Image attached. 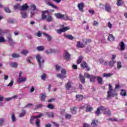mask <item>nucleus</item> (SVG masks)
<instances>
[{
    "mask_svg": "<svg viewBox=\"0 0 127 127\" xmlns=\"http://www.w3.org/2000/svg\"><path fill=\"white\" fill-rule=\"evenodd\" d=\"M45 13L47 14H49V10H46L44 11H42V19H46L47 22H51L53 21V17L51 15H46Z\"/></svg>",
    "mask_w": 127,
    "mask_h": 127,
    "instance_id": "nucleus-1",
    "label": "nucleus"
},
{
    "mask_svg": "<svg viewBox=\"0 0 127 127\" xmlns=\"http://www.w3.org/2000/svg\"><path fill=\"white\" fill-rule=\"evenodd\" d=\"M118 96V93L116 90L113 89V86L111 84H109V90L107 92V99H111L112 97H116Z\"/></svg>",
    "mask_w": 127,
    "mask_h": 127,
    "instance_id": "nucleus-2",
    "label": "nucleus"
},
{
    "mask_svg": "<svg viewBox=\"0 0 127 127\" xmlns=\"http://www.w3.org/2000/svg\"><path fill=\"white\" fill-rule=\"evenodd\" d=\"M36 59L38 62V64L39 65V67L40 69H43V65L45 63V60H42V57L40 54L36 55ZM42 60V61H41Z\"/></svg>",
    "mask_w": 127,
    "mask_h": 127,
    "instance_id": "nucleus-3",
    "label": "nucleus"
},
{
    "mask_svg": "<svg viewBox=\"0 0 127 127\" xmlns=\"http://www.w3.org/2000/svg\"><path fill=\"white\" fill-rule=\"evenodd\" d=\"M29 123L32 125H36L37 127H40V120L37 119L35 116L30 117Z\"/></svg>",
    "mask_w": 127,
    "mask_h": 127,
    "instance_id": "nucleus-4",
    "label": "nucleus"
},
{
    "mask_svg": "<svg viewBox=\"0 0 127 127\" xmlns=\"http://www.w3.org/2000/svg\"><path fill=\"white\" fill-rule=\"evenodd\" d=\"M98 108L101 112H103L104 115H106V116H107L108 117H110V116H111V111H110L109 108L105 106H100Z\"/></svg>",
    "mask_w": 127,
    "mask_h": 127,
    "instance_id": "nucleus-5",
    "label": "nucleus"
},
{
    "mask_svg": "<svg viewBox=\"0 0 127 127\" xmlns=\"http://www.w3.org/2000/svg\"><path fill=\"white\" fill-rule=\"evenodd\" d=\"M84 76H86V77L88 78V79H90V81L91 82V83H95V82H96L95 80L96 79H97V76L91 75L87 72L84 73Z\"/></svg>",
    "mask_w": 127,
    "mask_h": 127,
    "instance_id": "nucleus-6",
    "label": "nucleus"
},
{
    "mask_svg": "<svg viewBox=\"0 0 127 127\" xmlns=\"http://www.w3.org/2000/svg\"><path fill=\"white\" fill-rule=\"evenodd\" d=\"M7 39V42L8 43L9 46H11V47H13L14 46V44H15V42H14L13 40L12 39V37H11V35H8Z\"/></svg>",
    "mask_w": 127,
    "mask_h": 127,
    "instance_id": "nucleus-7",
    "label": "nucleus"
},
{
    "mask_svg": "<svg viewBox=\"0 0 127 127\" xmlns=\"http://www.w3.org/2000/svg\"><path fill=\"white\" fill-rule=\"evenodd\" d=\"M64 58L66 61L71 60V55L67 51H65L64 53Z\"/></svg>",
    "mask_w": 127,
    "mask_h": 127,
    "instance_id": "nucleus-8",
    "label": "nucleus"
},
{
    "mask_svg": "<svg viewBox=\"0 0 127 127\" xmlns=\"http://www.w3.org/2000/svg\"><path fill=\"white\" fill-rule=\"evenodd\" d=\"M54 15L58 19H65V15L62 14L61 13H55Z\"/></svg>",
    "mask_w": 127,
    "mask_h": 127,
    "instance_id": "nucleus-9",
    "label": "nucleus"
},
{
    "mask_svg": "<svg viewBox=\"0 0 127 127\" xmlns=\"http://www.w3.org/2000/svg\"><path fill=\"white\" fill-rule=\"evenodd\" d=\"M84 5H85V4L83 2L79 3L77 5L79 10L81 12H84Z\"/></svg>",
    "mask_w": 127,
    "mask_h": 127,
    "instance_id": "nucleus-10",
    "label": "nucleus"
},
{
    "mask_svg": "<svg viewBox=\"0 0 127 127\" xmlns=\"http://www.w3.org/2000/svg\"><path fill=\"white\" fill-rule=\"evenodd\" d=\"M81 67H83V68H86L87 71H90L91 70V68L88 66V64H87L85 62L81 63Z\"/></svg>",
    "mask_w": 127,
    "mask_h": 127,
    "instance_id": "nucleus-11",
    "label": "nucleus"
},
{
    "mask_svg": "<svg viewBox=\"0 0 127 127\" xmlns=\"http://www.w3.org/2000/svg\"><path fill=\"white\" fill-rule=\"evenodd\" d=\"M46 4L47 5H49V6H52V7H53V8H55V9H59V7L56 5H55V4L50 2V1H47L46 2Z\"/></svg>",
    "mask_w": 127,
    "mask_h": 127,
    "instance_id": "nucleus-12",
    "label": "nucleus"
},
{
    "mask_svg": "<svg viewBox=\"0 0 127 127\" xmlns=\"http://www.w3.org/2000/svg\"><path fill=\"white\" fill-rule=\"evenodd\" d=\"M85 107L86 108L85 111L86 113H89V112H91V111H93V108H92V106L88 104H85Z\"/></svg>",
    "mask_w": 127,
    "mask_h": 127,
    "instance_id": "nucleus-13",
    "label": "nucleus"
},
{
    "mask_svg": "<svg viewBox=\"0 0 127 127\" xmlns=\"http://www.w3.org/2000/svg\"><path fill=\"white\" fill-rule=\"evenodd\" d=\"M119 45L120 46V49L121 51H124L126 49V45L124 41H122L119 43Z\"/></svg>",
    "mask_w": 127,
    "mask_h": 127,
    "instance_id": "nucleus-14",
    "label": "nucleus"
},
{
    "mask_svg": "<svg viewBox=\"0 0 127 127\" xmlns=\"http://www.w3.org/2000/svg\"><path fill=\"white\" fill-rule=\"evenodd\" d=\"M26 80L27 79L26 77H20L18 79H17V81L18 83H24V82H26Z\"/></svg>",
    "mask_w": 127,
    "mask_h": 127,
    "instance_id": "nucleus-15",
    "label": "nucleus"
},
{
    "mask_svg": "<svg viewBox=\"0 0 127 127\" xmlns=\"http://www.w3.org/2000/svg\"><path fill=\"white\" fill-rule=\"evenodd\" d=\"M79 79L80 80L82 84H85L86 82V80L85 79V77L83 76L81 73L79 74L78 76Z\"/></svg>",
    "mask_w": 127,
    "mask_h": 127,
    "instance_id": "nucleus-16",
    "label": "nucleus"
},
{
    "mask_svg": "<svg viewBox=\"0 0 127 127\" xmlns=\"http://www.w3.org/2000/svg\"><path fill=\"white\" fill-rule=\"evenodd\" d=\"M29 6L27 5V4L25 3V4L21 6V9L20 10H21L22 11H24V10H27L28 9Z\"/></svg>",
    "mask_w": 127,
    "mask_h": 127,
    "instance_id": "nucleus-17",
    "label": "nucleus"
},
{
    "mask_svg": "<svg viewBox=\"0 0 127 127\" xmlns=\"http://www.w3.org/2000/svg\"><path fill=\"white\" fill-rule=\"evenodd\" d=\"M97 82L99 85H103V79L101 76H96Z\"/></svg>",
    "mask_w": 127,
    "mask_h": 127,
    "instance_id": "nucleus-18",
    "label": "nucleus"
},
{
    "mask_svg": "<svg viewBox=\"0 0 127 127\" xmlns=\"http://www.w3.org/2000/svg\"><path fill=\"white\" fill-rule=\"evenodd\" d=\"M105 10L108 12H111V5L109 3H107L105 5Z\"/></svg>",
    "mask_w": 127,
    "mask_h": 127,
    "instance_id": "nucleus-19",
    "label": "nucleus"
},
{
    "mask_svg": "<svg viewBox=\"0 0 127 127\" xmlns=\"http://www.w3.org/2000/svg\"><path fill=\"white\" fill-rule=\"evenodd\" d=\"M43 34L45 36H46L49 42L50 41H51V40H52V37H51V36H50V35L46 34V33H44V32L43 33Z\"/></svg>",
    "mask_w": 127,
    "mask_h": 127,
    "instance_id": "nucleus-20",
    "label": "nucleus"
},
{
    "mask_svg": "<svg viewBox=\"0 0 127 127\" xmlns=\"http://www.w3.org/2000/svg\"><path fill=\"white\" fill-rule=\"evenodd\" d=\"M64 37L65 38H67V39H69V40H73V39H75L72 35H64Z\"/></svg>",
    "mask_w": 127,
    "mask_h": 127,
    "instance_id": "nucleus-21",
    "label": "nucleus"
},
{
    "mask_svg": "<svg viewBox=\"0 0 127 127\" xmlns=\"http://www.w3.org/2000/svg\"><path fill=\"white\" fill-rule=\"evenodd\" d=\"M45 115H46L48 118H54V114L53 112H46Z\"/></svg>",
    "mask_w": 127,
    "mask_h": 127,
    "instance_id": "nucleus-22",
    "label": "nucleus"
},
{
    "mask_svg": "<svg viewBox=\"0 0 127 127\" xmlns=\"http://www.w3.org/2000/svg\"><path fill=\"white\" fill-rule=\"evenodd\" d=\"M20 14L21 15L22 18H26L27 17V13H26V12H20Z\"/></svg>",
    "mask_w": 127,
    "mask_h": 127,
    "instance_id": "nucleus-23",
    "label": "nucleus"
},
{
    "mask_svg": "<svg viewBox=\"0 0 127 127\" xmlns=\"http://www.w3.org/2000/svg\"><path fill=\"white\" fill-rule=\"evenodd\" d=\"M30 10H36V11H40V10L37 9L36 8V6L35 5H32L30 6Z\"/></svg>",
    "mask_w": 127,
    "mask_h": 127,
    "instance_id": "nucleus-24",
    "label": "nucleus"
},
{
    "mask_svg": "<svg viewBox=\"0 0 127 127\" xmlns=\"http://www.w3.org/2000/svg\"><path fill=\"white\" fill-rule=\"evenodd\" d=\"M108 40L109 41H115V37L114 35L112 34H110L108 38Z\"/></svg>",
    "mask_w": 127,
    "mask_h": 127,
    "instance_id": "nucleus-25",
    "label": "nucleus"
},
{
    "mask_svg": "<svg viewBox=\"0 0 127 127\" xmlns=\"http://www.w3.org/2000/svg\"><path fill=\"white\" fill-rule=\"evenodd\" d=\"M97 123H98V120H93L91 124V127H97Z\"/></svg>",
    "mask_w": 127,
    "mask_h": 127,
    "instance_id": "nucleus-26",
    "label": "nucleus"
},
{
    "mask_svg": "<svg viewBox=\"0 0 127 127\" xmlns=\"http://www.w3.org/2000/svg\"><path fill=\"white\" fill-rule=\"evenodd\" d=\"M25 114H26V111L25 110H22L21 113L19 114V118H22L25 116Z\"/></svg>",
    "mask_w": 127,
    "mask_h": 127,
    "instance_id": "nucleus-27",
    "label": "nucleus"
},
{
    "mask_svg": "<svg viewBox=\"0 0 127 127\" xmlns=\"http://www.w3.org/2000/svg\"><path fill=\"white\" fill-rule=\"evenodd\" d=\"M7 23H9L10 24L14 23V19L12 18H9L7 20Z\"/></svg>",
    "mask_w": 127,
    "mask_h": 127,
    "instance_id": "nucleus-28",
    "label": "nucleus"
},
{
    "mask_svg": "<svg viewBox=\"0 0 127 127\" xmlns=\"http://www.w3.org/2000/svg\"><path fill=\"white\" fill-rule=\"evenodd\" d=\"M77 47H78L79 48H84V47H85V45L84 44H82L81 42L78 41L77 42Z\"/></svg>",
    "mask_w": 127,
    "mask_h": 127,
    "instance_id": "nucleus-29",
    "label": "nucleus"
},
{
    "mask_svg": "<svg viewBox=\"0 0 127 127\" xmlns=\"http://www.w3.org/2000/svg\"><path fill=\"white\" fill-rule=\"evenodd\" d=\"M116 63V61L112 60L109 63V67H112L114 66V65H115V64Z\"/></svg>",
    "mask_w": 127,
    "mask_h": 127,
    "instance_id": "nucleus-30",
    "label": "nucleus"
},
{
    "mask_svg": "<svg viewBox=\"0 0 127 127\" xmlns=\"http://www.w3.org/2000/svg\"><path fill=\"white\" fill-rule=\"evenodd\" d=\"M71 113L75 115L76 114V113H77V108L75 107H72L70 109Z\"/></svg>",
    "mask_w": 127,
    "mask_h": 127,
    "instance_id": "nucleus-31",
    "label": "nucleus"
},
{
    "mask_svg": "<svg viewBox=\"0 0 127 127\" xmlns=\"http://www.w3.org/2000/svg\"><path fill=\"white\" fill-rule=\"evenodd\" d=\"M36 49L38 51H43L44 50V47L43 46H39L37 47Z\"/></svg>",
    "mask_w": 127,
    "mask_h": 127,
    "instance_id": "nucleus-32",
    "label": "nucleus"
},
{
    "mask_svg": "<svg viewBox=\"0 0 127 127\" xmlns=\"http://www.w3.org/2000/svg\"><path fill=\"white\" fill-rule=\"evenodd\" d=\"M57 77H58V78H60V79H62L63 80H64V79H65V78H66L65 75H63V74H57Z\"/></svg>",
    "mask_w": 127,
    "mask_h": 127,
    "instance_id": "nucleus-33",
    "label": "nucleus"
},
{
    "mask_svg": "<svg viewBox=\"0 0 127 127\" xmlns=\"http://www.w3.org/2000/svg\"><path fill=\"white\" fill-rule=\"evenodd\" d=\"M84 57L83 56H81L79 57L78 59L77 60V64H79L81 62H82V60H83Z\"/></svg>",
    "mask_w": 127,
    "mask_h": 127,
    "instance_id": "nucleus-34",
    "label": "nucleus"
},
{
    "mask_svg": "<svg viewBox=\"0 0 127 127\" xmlns=\"http://www.w3.org/2000/svg\"><path fill=\"white\" fill-rule=\"evenodd\" d=\"M95 114L97 117H99L100 115H101V110H100V108L98 107L97 110L95 112Z\"/></svg>",
    "mask_w": 127,
    "mask_h": 127,
    "instance_id": "nucleus-35",
    "label": "nucleus"
},
{
    "mask_svg": "<svg viewBox=\"0 0 127 127\" xmlns=\"http://www.w3.org/2000/svg\"><path fill=\"white\" fill-rule=\"evenodd\" d=\"M21 6L19 3H17L16 5L14 6V9H19L20 10Z\"/></svg>",
    "mask_w": 127,
    "mask_h": 127,
    "instance_id": "nucleus-36",
    "label": "nucleus"
},
{
    "mask_svg": "<svg viewBox=\"0 0 127 127\" xmlns=\"http://www.w3.org/2000/svg\"><path fill=\"white\" fill-rule=\"evenodd\" d=\"M76 98L79 99L78 101H83V95H76Z\"/></svg>",
    "mask_w": 127,
    "mask_h": 127,
    "instance_id": "nucleus-37",
    "label": "nucleus"
},
{
    "mask_svg": "<svg viewBox=\"0 0 127 127\" xmlns=\"http://www.w3.org/2000/svg\"><path fill=\"white\" fill-rule=\"evenodd\" d=\"M18 65L17 63H11L10 64V66L12 67V68H17Z\"/></svg>",
    "mask_w": 127,
    "mask_h": 127,
    "instance_id": "nucleus-38",
    "label": "nucleus"
},
{
    "mask_svg": "<svg viewBox=\"0 0 127 127\" xmlns=\"http://www.w3.org/2000/svg\"><path fill=\"white\" fill-rule=\"evenodd\" d=\"M111 76H113V73H104L103 77H105L106 78H110V77H111Z\"/></svg>",
    "mask_w": 127,
    "mask_h": 127,
    "instance_id": "nucleus-39",
    "label": "nucleus"
},
{
    "mask_svg": "<svg viewBox=\"0 0 127 127\" xmlns=\"http://www.w3.org/2000/svg\"><path fill=\"white\" fill-rule=\"evenodd\" d=\"M40 99L42 102H44V101H45V99H46V96H45V94H41L40 96Z\"/></svg>",
    "mask_w": 127,
    "mask_h": 127,
    "instance_id": "nucleus-40",
    "label": "nucleus"
},
{
    "mask_svg": "<svg viewBox=\"0 0 127 127\" xmlns=\"http://www.w3.org/2000/svg\"><path fill=\"white\" fill-rule=\"evenodd\" d=\"M10 31L9 30H0V34H3V33H8Z\"/></svg>",
    "mask_w": 127,
    "mask_h": 127,
    "instance_id": "nucleus-41",
    "label": "nucleus"
},
{
    "mask_svg": "<svg viewBox=\"0 0 127 127\" xmlns=\"http://www.w3.org/2000/svg\"><path fill=\"white\" fill-rule=\"evenodd\" d=\"M116 4L118 6H121L123 4V0H117Z\"/></svg>",
    "mask_w": 127,
    "mask_h": 127,
    "instance_id": "nucleus-42",
    "label": "nucleus"
},
{
    "mask_svg": "<svg viewBox=\"0 0 127 127\" xmlns=\"http://www.w3.org/2000/svg\"><path fill=\"white\" fill-rule=\"evenodd\" d=\"M70 88H71V83H70L69 81H68L67 83V85L66 86V90H70Z\"/></svg>",
    "mask_w": 127,
    "mask_h": 127,
    "instance_id": "nucleus-43",
    "label": "nucleus"
},
{
    "mask_svg": "<svg viewBox=\"0 0 127 127\" xmlns=\"http://www.w3.org/2000/svg\"><path fill=\"white\" fill-rule=\"evenodd\" d=\"M43 107V105L40 104L38 105H36V107L34 108V110H38L39 109H40L41 108H42Z\"/></svg>",
    "mask_w": 127,
    "mask_h": 127,
    "instance_id": "nucleus-44",
    "label": "nucleus"
},
{
    "mask_svg": "<svg viewBox=\"0 0 127 127\" xmlns=\"http://www.w3.org/2000/svg\"><path fill=\"white\" fill-rule=\"evenodd\" d=\"M12 58H19V57H20V55L19 54H12L11 55Z\"/></svg>",
    "mask_w": 127,
    "mask_h": 127,
    "instance_id": "nucleus-45",
    "label": "nucleus"
},
{
    "mask_svg": "<svg viewBox=\"0 0 127 127\" xmlns=\"http://www.w3.org/2000/svg\"><path fill=\"white\" fill-rule=\"evenodd\" d=\"M122 67V63L121 62H117V69H120Z\"/></svg>",
    "mask_w": 127,
    "mask_h": 127,
    "instance_id": "nucleus-46",
    "label": "nucleus"
},
{
    "mask_svg": "<svg viewBox=\"0 0 127 127\" xmlns=\"http://www.w3.org/2000/svg\"><path fill=\"white\" fill-rule=\"evenodd\" d=\"M28 53V52L26 50H24L21 52V54H22L23 55H25V56H26Z\"/></svg>",
    "mask_w": 127,
    "mask_h": 127,
    "instance_id": "nucleus-47",
    "label": "nucleus"
},
{
    "mask_svg": "<svg viewBox=\"0 0 127 127\" xmlns=\"http://www.w3.org/2000/svg\"><path fill=\"white\" fill-rule=\"evenodd\" d=\"M121 94L124 96H127V91L125 90L122 89Z\"/></svg>",
    "mask_w": 127,
    "mask_h": 127,
    "instance_id": "nucleus-48",
    "label": "nucleus"
},
{
    "mask_svg": "<svg viewBox=\"0 0 127 127\" xmlns=\"http://www.w3.org/2000/svg\"><path fill=\"white\" fill-rule=\"evenodd\" d=\"M11 119L12 122H13V123H14V122H15V121H16V118H15V116H14V114H12Z\"/></svg>",
    "mask_w": 127,
    "mask_h": 127,
    "instance_id": "nucleus-49",
    "label": "nucleus"
},
{
    "mask_svg": "<svg viewBox=\"0 0 127 127\" xmlns=\"http://www.w3.org/2000/svg\"><path fill=\"white\" fill-rule=\"evenodd\" d=\"M42 80L43 81H45L46 80V74L45 73H43L41 76Z\"/></svg>",
    "mask_w": 127,
    "mask_h": 127,
    "instance_id": "nucleus-50",
    "label": "nucleus"
},
{
    "mask_svg": "<svg viewBox=\"0 0 127 127\" xmlns=\"http://www.w3.org/2000/svg\"><path fill=\"white\" fill-rule=\"evenodd\" d=\"M83 43H85V44H88V43H90V42H92V40L90 39H86V41H84V40H83Z\"/></svg>",
    "mask_w": 127,
    "mask_h": 127,
    "instance_id": "nucleus-51",
    "label": "nucleus"
},
{
    "mask_svg": "<svg viewBox=\"0 0 127 127\" xmlns=\"http://www.w3.org/2000/svg\"><path fill=\"white\" fill-rule=\"evenodd\" d=\"M35 35H36V36H38V37H41V36H42V34H41L40 31H38L37 33L35 34Z\"/></svg>",
    "mask_w": 127,
    "mask_h": 127,
    "instance_id": "nucleus-52",
    "label": "nucleus"
},
{
    "mask_svg": "<svg viewBox=\"0 0 127 127\" xmlns=\"http://www.w3.org/2000/svg\"><path fill=\"white\" fill-rule=\"evenodd\" d=\"M50 51L51 54H52V53H56V52H57V50H56L55 49H50Z\"/></svg>",
    "mask_w": 127,
    "mask_h": 127,
    "instance_id": "nucleus-53",
    "label": "nucleus"
},
{
    "mask_svg": "<svg viewBox=\"0 0 127 127\" xmlns=\"http://www.w3.org/2000/svg\"><path fill=\"white\" fill-rule=\"evenodd\" d=\"M55 67H56V71H59V70H60V69H61V66H60L58 64H56L55 65Z\"/></svg>",
    "mask_w": 127,
    "mask_h": 127,
    "instance_id": "nucleus-54",
    "label": "nucleus"
},
{
    "mask_svg": "<svg viewBox=\"0 0 127 127\" xmlns=\"http://www.w3.org/2000/svg\"><path fill=\"white\" fill-rule=\"evenodd\" d=\"M4 10L6 12H7L8 13H10L11 12V11L8 8V7H5Z\"/></svg>",
    "mask_w": 127,
    "mask_h": 127,
    "instance_id": "nucleus-55",
    "label": "nucleus"
},
{
    "mask_svg": "<svg viewBox=\"0 0 127 127\" xmlns=\"http://www.w3.org/2000/svg\"><path fill=\"white\" fill-rule=\"evenodd\" d=\"M100 62L102 64L104 65V66H107V65H108V62H105L104 60H101Z\"/></svg>",
    "mask_w": 127,
    "mask_h": 127,
    "instance_id": "nucleus-56",
    "label": "nucleus"
},
{
    "mask_svg": "<svg viewBox=\"0 0 127 127\" xmlns=\"http://www.w3.org/2000/svg\"><path fill=\"white\" fill-rule=\"evenodd\" d=\"M33 106V104L30 103L26 105L24 107V109H25L26 108H30V107H32Z\"/></svg>",
    "mask_w": 127,
    "mask_h": 127,
    "instance_id": "nucleus-57",
    "label": "nucleus"
},
{
    "mask_svg": "<svg viewBox=\"0 0 127 127\" xmlns=\"http://www.w3.org/2000/svg\"><path fill=\"white\" fill-rule=\"evenodd\" d=\"M61 73H62V74H63V75H66V69H62L61 70Z\"/></svg>",
    "mask_w": 127,
    "mask_h": 127,
    "instance_id": "nucleus-58",
    "label": "nucleus"
},
{
    "mask_svg": "<svg viewBox=\"0 0 127 127\" xmlns=\"http://www.w3.org/2000/svg\"><path fill=\"white\" fill-rule=\"evenodd\" d=\"M48 108H49V109H51V110H53V109H54V106H53V105L52 104H49L48 105Z\"/></svg>",
    "mask_w": 127,
    "mask_h": 127,
    "instance_id": "nucleus-59",
    "label": "nucleus"
},
{
    "mask_svg": "<svg viewBox=\"0 0 127 127\" xmlns=\"http://www.w3.org/2000/svg\"><path fill=\"white\" fill-rule=\"evenodd\" d=\"M12 85H13V81L12 80H11L10 82L7 84V87H12Z\"/></svg>",
    "mask_w": 127,
    "mask_h": 127,
    "instance_id": "nucleus-60",
    "label": "nucleus"
},
{
    "mask_svg": "<svg viewBox=\"0 0 127 127\" xmlns=\"http://www.w3.org/2000/svg\"><path fill=\"white\" fill-rule=\"evenodd\" d=\"M4 42H5V39H4V38L0 37V43H4Z\"/></svg>",
    "mask_w": 127,
    "mask_h": 127,
    "instance_id": "nucleus-61",
    "label": "nucleus"
},
{
    "mask_svg": "<svg viewBox=\"0 0 127 127\" xmlns=\"http://www.w3.org/2000/svg\"><path fill=\"white\" fill-rule=\"evenodd\" d=\"M63 29V31H64V32H65V31H67V30H69V28L68 27H65L62 28Z\"/></svg>",
    "mask_w": 127,
    "mask_h": 127,
    "instance_id": "nucleus-62",
    "label": "nucleus"
},
{
    "mask_svg": "<svg viewBox=\"0 0 127 127\" xmlns=\"http://www.w3.org/2000/svg\"><path fill=\"white\" fill-rule=\"evenodd\" d=\"M71 117H72V116H71V115H70V114H66L65 115V119H70Z\"/></svg>",
    "mask_w": 127,
    "mask_h": 127,
    "instance_id": "nucleus-63",
    "label": "nucleus"
},
{
    "mask_svg": "<svg viewBox=\"0 0 127 127\" xmlns=\"http://www.w3.org/2000/svg\"><path fill=\"white\" fill-rule=\"evenodd\" d=\"M58 33L61 34L62 32H64L62 28L57 30Z\"/></svg>",
    "mask_w": 127,
    "mask_h": 127,
    "instance_id": "nucleus-64",
    "label": "nucleus"
}]
</instances>
